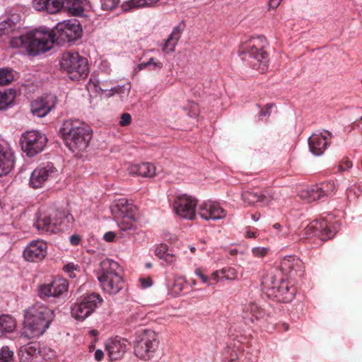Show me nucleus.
<instances>
[{
  "label": "nucleus",
  "instance_id": "obj_46",
  "mask_svg": "<svg viewBox=\"0 0 362 362\" xmlns=\"http://www.w3.org/2000/svg\"><path fill=\"white\" fill-rule=\"evenodd\" d=\"M115 233L112 231L106 233L103 236L104 240H105L107 242H112L115 240Z\"/></svg>",
  "mask_w": 362,
  "mask_h": 362
},
{
  "label": "nucleus",
  "instance_id": "obj_54",
  "mask_svg": "<svg viewBox=\"0 0 362 362\" xmlns=\"http://www.w3.org/2000/svg\"><path fill=\"white\" fill-rule=\"evenodd\" d=\"M141 284H142V286L143 287H148L150 286H151L152 284V282H151V279H148V280H144V279H141Z\"/></svg>",
  "mask_w": 362,
  "mask_h": 362
},
{
  "label": "nucleus",
  "instance_id": "obj_31",
  "mask_svg": "<svg viewBox=\"0 0 362 362\" xmlns=\"http://www.w3.org/2000/svg\"><path fill=\"white\" fill-rule=\"evenodd\" d=\"M155 255L160 259H163L168 263H173L175 261V255L169 250L165 244H160L156 247Z\"/></svg>",
  "mask_w": 362,
  "mask_h": 362
},
{
  "label": "nucleus",
  "instance_id": "obj_13",
  "mask_svg": "<svg viewBox=\"0 0 362 362\" xmlns=\"http://www.w3.org/2000/svg\"><path fill=\"white\" fill-rule=\"evenodd\" d=\"M334 189L335 186L334 182H329L317 185L306 190H302L299 195L301 199L310 202L320 199L326 196H329Z\"/></svg>",
  "mask_w": 362,
  "mask_h": 362
},
{
  "label": "nucleus",
  "instance_id": "obj_7",
  "mask_svg": "<svg viewBox=\"0 0 362 362\" xmlns=\"http://www.w3.org/2000/svg\"><path fill=\"white\" fill-rule=\"evenodd\" d=\"M112 212L117 219L119 228L122 231L134 230L136 220L137 207L126 199H119L112 207Z\"/></svg>",
  "mask_w": 362,
  "mask_h": 362
},
{
  "label": "nucleus",
  "instance_id": "obj_25",
  "mask_svg": "<svg viewBox=\"0 0 362 362\" xmlns=\"http://www.w3.org/2000/svg\"><path fill=\"white\" fill-rule=\"evenodd\" d=\"M327 138L320 134H313L308 139V144L310 151L316 156L323 153L327 147Z\"/></svg>",
  "mask_w": 362,
  "mask_h": 362
},
{
  "label": "nucleus",
  "instance_id": "obj_43",
  "mask_svg": "<svg viewBox=\"0 0 362 362\" xmlns=\"http://www.w3.org/2000/svg\"><path fill=\"white\" fill-rule=\"evenodd\" d=\"M352 166V163L351 160H345L344 161H343L339 165V170L341 171H344V170H346L349 168H351Z\"/></svg>",
  "mask_w": 362,
  "mask_h": 362
},
{
  "label": "nucleus",
  "instance_id": "obj_10",
  "mask_svg": "<svg viewBox=\"0 0 362 362\" xmlns=\"http://www.w3.org/2000/svg\"><path fill=\"white\" fill-rule=\"evenodd\" d=\"M47 141L45 135L37 131L27 132L21 138V148L30 157L41 152L46 146Z\"/></svg>",
  "mask_w": 362,
  "mask_h": 362
},
{
  "label": "nucleus",
  "instance_id": "obj_26",
  "mask_svg": "<svg viewBox=\"0 0 362 362\" xmlns=\"http://www.w3.org/2000/svg\"><path fill=\"white\" fill-rule=\"evenodd\" d=\"M52 106L48 105L45 98L37 99L31 104V112L38 117H45L52 110Z\"/></svg>",
  "mask_w": 362,
  "mask_h": 362
},
{
  "label": "nucleus",
  "instance_id": "obj_56",
  "mask_svg": "<svg viewBox=\"0 0 362 362\" xmlns=\"http://www.w3.org/2000/svg\"><path fill=\"white\" fill-rule=\"evenodd\" d=\"M246 237L248 238H256L257 235L256 233L248 230L246 233Z\"/></svg>",
  "mask_w": 362,
  "mask_h": 362
},
{
  "label": "nucleus",
  "instance_id": "obj_48",
  "mask_svg": "<svg viewBox=\"0 0 362 362\" xmlns=\"http://www.w3.org/2000/svg\"><path fill=\"white\" fill-rule=\"evenodd\" d=\"M70 242L73 245H78L81 242V238L78 235H73L70 238Z\"/></svg>",
  "mask_w": 362,
  "mask_h": 362
},
{
  "label": "nucleus",
  "instance_id": "obj_24",
  "mask_svg": "<svg viewBox=\"0 0 362 362\" xmlns=\"http://www.w3.org/2000/svg\"><path fill=\"white\" fill-rule=\"evenodd\" d=\"M128 170L131 175L144 177H153L156 175V167L150 163L132 165Z\"/></svg>",
  "mask_w": 362,
  "mask_h": 362
},
{
  "label": "nucleus",
  "instance_id": "obj_50",
  "mask_svg": "<svg viewBox=\"0 0 362 362\" xmlns=\"http://www.w3.org/2000/svg\"><path fill=\"white\" fill-rule=\"evenodd\" d=\"M281 0H269V7L270 8H276L280 4Z\"/></svg>",
  "mask_w": 362,
  "mask_h": 362
},
{
  "label": "nucleus",
  "instance_id": "obj_23",
  "mask_svg": "<svg viewBox=\"0 0 362 362\" xmlns=\"http://www.w3.org/2000/svg\"><path fill=\"white\" fill-rule=\"evenodd\" d=\"M52 214L42 213L37 216L35 226L39 231L52 233L55 231V227L59 223L57 220L51 218Z\"/></svg>",
  "mask_w": 362,
  "mask_h": 362
},
{
  "label": "nucleus",
  "instance_id": "obj_22",
  "mask_svg": "<svg viewBox=\"0 0 362 362\" xmlns=\"http://www.w3.org/2000/svg\"><path fill=\"white\" fill-rule=\"evenodd\" d=\"M33 4L37 11L56 13L64 7V0H34Z\"/></svg>",
  "mask_w": 362,
  "mask_h": 362
},
{
  "label": "nucleus",
  "instance_id": "obj_60",
  "mask_svg": "<svg viewBox=\"0 0 362 362\" xmlns=\"http://www.w3.org/2000/svg\"><path fill=\"white\" fill-rule=\"evenodd\" d=\"M68 223L74 221V217L71 214H68L66 216Z\"/></svg>",
  "mask_w": 362,
  "mask_h": 362
},
{
  "label": "nucleus",
  "instance_id": "obj_47",
  "mask_svg": "<svg viewBox=\"0 0 362 362\" xmlns=\"http://www.w3.org/2000/svg\"><path fill=\"white\" fill-rule=\"evenodd\" d=\"M119 89H120V88H119V87H114V88H111L110 90H108V89H102V88H100V90H101V91H102L103 93H105V92L108 91V92H109V93H108V94H107V95H108V96H111V95H112L113 94H115V93H119Z\"/></svg>",
  "mask_w": 362,
  "mask_h": 362
},
{
  "label": "nucleus",
  "instance_id": "obj_35",
  "mask_svg": "<svg viewBox=\"0 0 362 362\" xmlns=\"http://www.w3.org/2000/svg\"><path fill=\"white\" fill-rule=\"evenodd\" d=\"M14 76L11 70L0 69V86H6L13 81Z\"/></svg>",
  "mask_w": 362,
  "mask_h": 362
},
{
  "label": "nucleus",
  "instance_id": "obj_57",
  "mask_svg": "<svg viewBox=\"0 0 362 362\" xmlns=\"http://www.w3.org/2000/svg\"><path fill=\"white\" fill-rule=\"evenodd\" d=\"M218 276V272L216 271L211 274V279L215 281V284L217 282V279Z\"/></svg>",
  "mask_w": 362,
  "mask_h": 362
},
{
  "label": "nucleus",
  "instance_id": "obj_11",
  "mask_svg": "<svg viewBox=\"0 0 362 362\" xmlns=\"http://www.w3.org/2000/svg\"><path fill=\"white\" fill-rule=\"evenodd\" d=\"M103 300L99 294L92 293L83 298L71 307V316L76 320L83 321L90 316Z\"/></svg>",
  "mask_w": 362,
  "mask_h": 362
},
{
  "label": "nucleus",
  "instance_id": "obj_30",
  "mask_svg": "<svg viewBox=\"0 0 362 362\" xmlns=\"http://www.w3.org/2000/svg\"><path fill=\"white\" fill-rule=\"evenodd\" d=\"M16 327V320L13 317L8 315L0 316V337L6 333L13 332Z\"/></svg>",
  "mask_w": 362,
  "mask_h": 362
},
{
  "label": "nucleus",
  "instance_id": "obj_36",
  "mask_svg": "<svg viewBox=\"0 0 362 362\" xmlns=\"http://www.w3.org/2000/svg\"><path fill=\"white\" fill-rule=\"evenodd\" d=\"M158 0H130L127 2L130 8H141L154 6Z\"/></svg>",
  "mask_w": 362,
  "mask_h": 362
},
{
  "label": "nucleus",
  "instance_id": "obj_37",
  "mask_svg": "<svg viewBox=\"0 0 362 362\" xmlns=\"http://www.w3.org/2000/svg\"><path fill=\"white\" fill-rule=\"evenodd\" d=\"M14 353L8 346H3L0 349V362H11L14 360Z\"/></svg>",
  "mask_w": 362,
  "mask_h": 362
},
{
  "label": "nucleus",
  "instance_id": "obj_58",
  "mask_svg": "<svg viewBox=\"0 0 362 362\" xmlns=\"http://www.w3.org/2000/svg\"><path fill=\"white\" fill-rule=\"evenodd\" d=\"M260 216L261 215L259 213H255L252 216V218L255 221H257L260 218Z\"/></svg>",
  "mask_w": 362,
  "mask_h": 362
},
{
  "label": "nucleus",
  "instance_id": "obj_14",
  "mask_svg": "<svg viewBox=\"0 0 362 362\" xmlns=\"http://www.w3.org/2000/svg\"><path fill=\"white\" fill-rule=\"evenodd\" d=\"M57 170L52 163H48L44 166L37 168L31 174L30 183L33 188L40 187L47 180L57 175Z\"/></svg>",
  "mask_w": 362,
  "mask_h": 362
},
{
  "label": "nucleus",
  "instance_id": "obj_41",
  "mask_svg": "<svg viewBox=\"0 0 362 362\" xmlns=\"http://www.w3.org/2000/svg\"><path fill=\"white\" fill-rule=\"evenodd\" d=\"M268 249L267 247H254L252 250V254L257 257H262L267 255Z\"/></svg>",
  "mask_w": 362,
  "mask_h": 362
},
{
  "label": "nucleus",
  "instance_id": "obj_59",
  "mask_svg": "<svg viewBox=\"0 0 362 362\" xmlns=\"http://www.w3.org/2000/svg\"><path fill=\"white\" fill-rule=\"evenodd\" d=\"M156 60L153 58V57H151L146 63L148 64V66H151L152 65H153V64L155 63Z\"/></svg>",
  "mask_w": 362,
  "mask_h": 362
},
{
  "label": "nucleus",
  "instance_id": "obj_49",
  "mask_svg": "<svg viewBox=\"0 0 362 362\" xmlns=\"http://www.w3.org/2000/svg\"><path fill=\"white\" fill-rule=\"evenodd\" d=\"M103 355H104V353L102 350L97 349L95 351V354H94L95 359L98 361H101L103 359Z\"/></svg>",
  "mask_w": 362,
  "mask_h": 362
},
{
  "label": "nucleus",
  "instance_id": "obj_6",
  "mask_svg": "<svg viewBox=\"0 0 362 362\" xmlns=\"http://www.w3.org/2000/svg\"><path fill=\"white\" fill-rule=\"evenodd\" d=\"M267 45L266 38L263 36H258L243 42L240 47L241 54H248L257 60L259 64H255L254 68L262 73L266 71L268 62L267 53L264 50Z\"/></svg>",
  "mask_w": 362,
  "mask_h": 362
},
{
  "label": "nucleus",
  "instance_id": "obj_8",
  "mask_svg": "<svg viewBox=\"0 0 362 362\" xmlns=\"http://www.w3.org/2000/svg\"><path fill=\"white\" fill-rule=\"evenodd\" d=\"M157 334L150 329H144L137 335L134 341V354L140 360L148 361L158 347Z\"/></svg>",
  "mask_w": 362,
  "mask_h": 362
},
{
  "label": "nucleus",
  "instance_id": "obj_3",
  "mask_svg": "<svg viewBox=\"0 0 362 362\" xmlns=\"http://www.w3.org/2000/svg\"><path fill=\"white\" fill-rule=\"evenodd\" d=\"M98 279L103 289L110 294L117 293L124 286L122 270L119 264L110 259L100 262Z\"/></svg>",
  "mask_w": 362,
  "mask_h": 362
},
{
  "label": "nucleus",
  "instance_id": "obj_40",
  "mask_svg": "<svg viewBox=\"0 0 362 362\" xmlns=\"http://www.w3.org/2000/svg\"><path fill=\"white\" fill-rule=\"evenodd\" d=\"M102 8L104 10H112L119 3V0H101Z\"/></svg>",
  "mask_w": 362,
  "mask_h": 362
},
{
  "label": "nucleus",
  "instance_id": "obj_52",
  "mask_svg": "<svg viewBox=\"0 0 362 362\" xmlns=\"http://www.w3.org/2000/svg\"><path fill=\"white\" fill-rule=\"evenodd\" d=\"M191 109L192 110V114L190 115L191 117H196L198 115V112H197V110H198V108H197V105L196 103H192L191 105Z\"/></svg>",
  "mask_w": 362,
  "mask_h": 362
},
{
  "label": "nucleus",
  "instance_id": "obj_15",
  "mask_svg": "<svg viewBox=\"0 0 362 362\" xmlns=\"http://www.w3.org/2000/svg\"><path fill=\"white\" fill-rule=\"evenodd\" d=\"M68 283L66 279H55L49 284H42L39 287L38 292L40 298H57L66 292Z\"/></svg>",
  "mask_w": 362,
  "mask_h": 362
},
{
  "label": "nucleus",
  "instance_id": "obj_16",
  "mask_svg": "<svg viewBox=\"0 0 362 362\" xmlns=\"http://www.w3.org/2000/svg\"><path fill=\"white\" fill-rule=\"evenodd\" d=\"M327 223L325 220L313 221L305 229L306 237L313 235H319L322 240L329 239L334 235Z\"/></svg>",
  "mask_w": 362,
  "mask_h": 362
},
{
  "label": "nucleus",
  "instance_id": "obj_18",
  "mask_svg": "<svg viewBox=\"0 0 362 362\" xmlns=\"http://www.w3.org/2000/svg\"><path fill=\"white\" fill-rule=\"evenodd\" d=\"M47 245L42 241H33L23 251L24 258L29 262H39L45 258Z\"/></svg>",
  "mask_w": 362,
  "mask_h": 362
},
{
  "label": "nucleus",
  "instance_id": "obj_1",
  "mask_svg": "<svg viewBox=\"0 0 362 362\" xmlns=\"http://www.w3.org/2000/svg\"><path fill=\"white\" fill-rule=\"evenodd\" d=\"M66 146L74 153L86 149L91 139L90 129L78 120H67L60 129Z\"/></svg>",
  "mask_w": 362,
  "mask_h": 362
},
{
  "label": "nucleus",
  "instance_id": "obj_29",
  "mask_svg": "<svg viewBox=\"0 0 362 362\" xmlns=\"http://www.w3.org/2000/svg\"><path fill=\"white\" fill-rule=\"evenodd\" d=\"M243 312L244 313L243 317L250 319L252 321L253 320V317L258 320L262 318L264 315L263 310L255 303L245 305L243 308Z\"/></svg>",
  "mask_w": 362,
  "mask_h": 362
},
{
  "label": "nucleus",
  "instance_id": "obj_17",
  "mask_svg": "<svg viewBox=\"0 0 362 362\" xmlns=\"http://www.w3.org/2000/svg\"><path fill=\"white\" fill-rule=\"evenodd\" d=\"M199 214L206 221L222 219L226 215V211L218 204L211 202H204L200 205Z\"/></svg>",
  "mask_w": 362,
  "mask_h": 362
},
{
  "label": "nucleus",
  "instance_id": "obj_64",
  "mask_svg": "<svg viewBox=\"0 0 362 362\" xmlns=\"http://www.w3.org/2000/svg\"><path fill=\"white\" fill-rule=\"evenodd\" d=\"M282 326H283V327H284V330H285V331L288 330V325L287 323H284V324L282 325Z\"/></svg>",
  "mask_w": 362,
  "mask_h": 362
},
{
  "label": "nucleus",
  "instance_id": "obj_42",
  "mask_svg": "<svg viewBox=\"0 0 362 362\" xmlns=\"http://www.w3.org/2000/svg\"><path fill=\"white\" fill-rule=\"evenodd\" d=\"M132 122V117L129 113H123L121 115L119 124L122 127H126L130 124Z\"/></svg>",
  "mask_w": 362,
  "mask_h": 362
},
{
  "label": "nucleus",
  "instance_id": "obj_28",
  "mask_svg": "<svg viewBox=\"0 0 362 362\" xmlns=\"http://www.w3.org/2000/svg\"><path fill=\"white\" fill-rule=\"evenodd\" d=\"M182 29L180 26L174 28L173 32L166 40L163 46V51L165 52H173L175 51V46L179 41Z\"/></svg>",
  "mask_w": 362,
  "mask_h": 362
},
{
  "label": "nucleus",
  "instance_id": "obj_44",
  "mask_svg": "<svg viewBox=\"0 0 362 362\" xmlns=\"http://www.w3.org/2000/svg\"><path fill=\"white\" fill-rule=\"evenodd\" d=\"M182 283L177 282V281L174 283L172 287V290L175 294H179L182 291Z\"/></svg>",
  "mask_w": 362,
  "mask_h": 362
},
{
  "label": "nucleus",
  "instance_id": "obj_38",
  "mask_svg": "<svg viewBox=\"0 0 362 362\" xmlns=\"http://www.w3.org/2000/svg\"><path fill=\"white\" fill-rule=\"evenodd\" d=\"M224 278L228 280H233L237 278V271L232 267H226L221 269Z\"/></svg>",
  "mask_w": 362,
  "mask_h": 362
},
{
  "label": "nucleus",
  "instance_id": "obj_34",
  "mask_svg": "<svg viewBox=\"0 0 362 362\" xmlns=\"http://www.w3.org/2000/svg\"><path fill=\"white\" fill-rule=\"evenodd\" d=\"M262 198L261 193L255 192L252 190H247L242 193V199L250 205L262 202Z\"/></svg>",
  "mask_w": 362,
  "mask_h": 362
},
{
  "label": "nucleus",
  "instance_id": "obj_45",
  "mask_svg": "<svg viewBox=\"0 0 362 362\" xmlns=\"http://www.w3.org/2000/svg\"><path fill=\"white\" fill-rule=\"evenodd\" d=\"M272 107V105L268 104L266 105L265 109H262L259 112V117L269 116L270 115V109Z\"/></svg>",
  "mask_w": 362,
  "mask_h": 362
},
{
  "label": "nucleus",
  "instance_id": "obj_55",
  "mask_svg": "<svg viewBox=\"0 0 362 362\" xmlns=\"http://www.w3.org/2000/svg\"><path fill=\"white\" fill-rule=\"evenodd\" d=\"M146 67H148V64L146 62H143L141 64H139L137 66L136 70V71H141V70H142V69H145Z\"/></svg>",
  "mask_w": 362,
  "mask_h": 362
},
{
  "label": "nucleus",
  "instance_id": "obj_9",
  "mask_svg": "<svg viewBox=\"0 0 362 362\" xmlns=\"http://www.w3.org/2000/svg\"><path fill=\"white\" fill-rule=\"evenodd\" d=\"M82 29L76 20H68L59 23L51 30L57 44L76 40L81 36Z\"/></svg>",
  "mask_w": 362,
  "mask_h": 362
},
{
  "label": "nucleus",
  "instance_id": "obj_61",
  "mask_svg": "<svg viewBox=\"0 0 362 362\" xmlns=\"http://www.w3.org/2000/svg\"><path fill=\"white\" fill-rule=\"evenodd\" d=\"M200 279L202 280L204 283H208L209 277L203 274L201 276Z\"/></svg>",
  "mask_w": 362,
  "mask_h": 362
},
{
  "label": "nucleus",
  "instance_id": "obj_19",
  "mask_svg": "<svg viewBox=\"0 0 362 362\" xmlns=\"http://www.w3.org/2000/svg\"><path fill=\"white\" fill-rule=\"evenodd\" d=\"M105 350L110 361L120 360L126 351V340L117 337L109 339L105 344Z\"/></svg>",
  "mask_w": 362,
  "mask_h": 362
},
{
  "label": "nucleus",
  "instance_id": "obj_33",
  "mask_svg": "<svg viewBox=\"0 0 362 362\" xmlns=\"http://www.w3.org/2000/svg\"><path fill=\"white\" fill-rule=\"evenodd\" d=\"M283 280L282 279H277L275 275H269L267 276L264 281H263V285L264 288L267 290V293L269 296L270 294H274V291L276 292V288L278 286L280 285V281Z\"/></svg>",
  "mask_w": 362,
  "mask_h": 362
},
{
  "label": "nucleus",
  "instance_id": "obj_12",
  "mask_svg": "<svg viewBox=\"0 0 362 362\" xmlns=\"http://www.w3.org/2000/svg\"><path fill=\"white\" fill-rule=\"evenodd\" d=\"M197 200L191 196L183 194L177 197L174 202V209L177 215L182 218L192 220L196 216Z\"/></svg>",
  "mask_w": 362,
  "mask_h": 362
},
{
  "label": "nucleus",
  "instance_id": "obj_32",
  "mask_svg": "<svg viewBox=\"0 0 362 362\" xmlns=\"http://www.w3.org/2000/svg\"><path fill=\"white\" fill-rule=\"evenodd\" d=\"M16 96L15 89H8L2 93L0 92V110L4 109L13 103Z\"/></svg>",
  "mask_w": 362,
  "mask_h": 362
},
{
  "label": "nucleus",
  "instance_id": "obj_27",
  "mask_svg": "<svg viewBox=\"0 0 362 362\" xmlns=\"http://www.w3.org/2000/svg\"><path fill=\"white\" fill-rule=\"evenodd\" d=\"M86 0H64V7L69 13L75 16H83Z\"/></svg>",
  "mask_w": 362,
  "mask_h": 362
},
{
  "label": "nucleus",
  "instance_id": "obj_2",
  "mask_svg": "<svg viewBox=\"0 0 362 362\" xmlns=\"http://www.w3.org/2000/svg\"><path fill=\"white\" fill-rule=\"evenodd\" d=\"M53 318V311L37 303L29 308L25 313L24 325L27 335L37 337L49 327Z\"/></svg>",
  "mask_w": 362,
  "mask_h": 362
},
{
  "label": "nucleus",
  "instance_id": "obj_20",
  "mask_svg": "<svg viewBox=\"0 0 362 362\" xmlns=\"http://www.w3.org/2000/svg\"><path fill=\"white\" fill-rule=\"evenodd\" d=\"M15 163L13 153L0 144V177L7 175Z\"/></svg>",
  "mask_w": 362,
  "mask_h": 362
},
{
  "label": "nucleus",
  "instance_id": "obj_21",
  "mask_svg": "<svg viewBox=\"0 0 362 362\" xmlns=\"http://www.w3.org/2000/svg\"><path fill=\"white\" fill-rule=\"evenodd\" d=\"M296 291L295 288L288 286V283L284 280L280 281V285L276 288L274 294H270L269 297L276 298L278 301L288 303L293 300Z\"/></svg>",
  "mask_w": 362,
  "mask_h": 362
},
{
  "label": "nucleus",
  "instance_id": "obj_4",
  "mask_svg": "<svg viewBox=\"0 0 362 362\" xmlns=\"http://www.w3.org/2000/svg\"><path fill=\"white\" fill-rule=\"evenodd\" d=\"M18 40L27 48L28 53L33 56L49 50L55 42L51 31L41 30L21 35Z\"/></svg>",
  "mask_w": 362,
  "mask_h": 362
},
{
  "label": "nucleus",
  "instance_id": "obj_63",
  "mask_svg": "<svg viewBox=\"0 0 362 362\" xmlns=\"http://www.w3.org/2000/svg\"><path fill=\"white\" fill-rule=\"evenodd\" d=\"M196 274L200 278L201 276L203 275V274L202 273V272L199 270V269H197L196 272H195Z\"/></svg>",
  "mask_w": 362,
  "mask_h": 362
},
{
  "label": "nucleus",
  "instance_id": "obj_5",
  "mask_svg": "<svg viewBox=\"0 0 362 362\" xmlns=\"http://www.w3.org/2000/svg\"><path fill=\"white\" fill-rule=\"evenodd\" d=\"M60 68L71 80H79L86 77L88 64L85 57L78 52H64L61 58Z\"/></svg>",
  "mask_w": 362,
  "mask_h": 362
},
{
  "label": "nucleus",
  "instance_id": "obj_62",
  "mask_svg": "<svg viewBox=\"0 0 362 362\" xmlns=\"http://www.w3.org/2000/svg\"><path fill=\"white\" fill-rule=\"evenodd\" d=\"M229 253L231 255H235L238 254V250L236 249H233V250H230L229 251Z\"/></svg>",
  "mask_w": 362,
  "mask_h": 362
},
{
  "label": "nucleus",
  "instance_id": "obj_51",
  "mask_svg": "<svg viewBox=\"0 0 362 362\" xmlns=\"http://www.w3.org/2000/svg\"><path fill=\"white\" fill-rule=\"evenodd\" d=\"M163 63L161 62L156 60L155 62V63L153 64V65L151 66L152 69H151V70L156 71L157 69H160L163 68Z\"/></svg>",
  "mask_w": 362,
  "mask_h": 362
},
{
  "label": "nucleus",
  "instance_id": "obj_39",
  "mask_svg": "<svg viewBox=\"0 0 362 362\" xmlns=\"http://www.w3.org/2000/svg\"><path fill=\"white\" fill-rule=\"evenodd\" d=\"M262 202L269 203L272 200H276L278 197L276 194L273 192L266 191L264 192L261 193Z\"/></svg>",
  "mask_w": 362,
  "mask_h": 362
},
{
  "label": "nucleus",
  "instance_id": "obj_53",
  "mask_svg": "<svg viewBox=\"0 0 362 362\" xmlns=\"http://www.w3.org/2000/svg\"><path fill=\"white\" fill-rule=\"evenodd\" d=\"M74 269V265L73 264H68L64 267L65 272H69Z\"/></svg>",
  "mask_w": 362,
  "mask_h": 362
}]
</instances>
